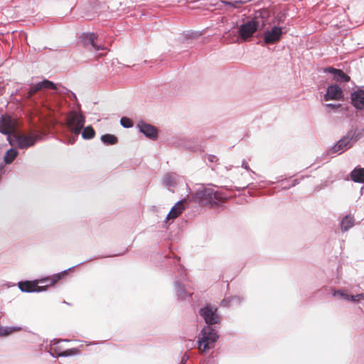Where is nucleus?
<instances>
[{
	"label": "nucleus",
	"instance_id": "nucleus-6",
	"mask_svg": "<svg viewBox=\"0 0 364 364\" xmlns=\"http://www.w3.org/2000/svg\"><path fill=\"white\" fill-rule=\"evenodd\" d=\"M254 14H252V35L257 30L262 29L269 21V11L266 8H254Z\"/></svg>",
	"mask_w": 364,
	"mask_h": 364
},
{
	"label": "nucleus",
	"instance_id": "nucleus-1",
	"mask_svg": "<svg viewBox=\"0 0 364 364\" xmlns=\"http://www.w3.org/2000/svg\"><path fill=\"white\" fill-rule=\"evenodd\" d=\"M85 262H82L73 267H71L65 270H63L57 274H54L51 277H45L41 279H35L34 281H21L18 283L19 289L23 292L31 293V292H41L46 291L48 286H53L56 284L58 281L63 278L68 272L75 267H77Z\"/></svg>",
	"mask_w": 364,
	"mask_h": 364
},
{
	"label": "nucleus",
	"instance_id": "nucleus-2",
	"mask_svg": "<svg viewBox=\"0 0 364 364\" xmlns=\"http://www.w3.org/2000/svg\"><path fill=\"white\" fill-rule=\"evenodd\" d=\"M219 339V334L214 326H205L199 333L197 341L198 348L201 353H205L214 348Z\"/></svg>",
	"mask_w": 364,
	"mask_h": 364
},
{
	"label": "nucleus",
	"instance_id": "nucleus-47",
	"mask_svg": "<svg viewBox=\"0 0 364 364\" xmlns=\"http://www.w3.org/2000/svg\"><path fill=\"white\" fill-rule=\"evenodd\" d=\"M35 92H27V94H28V97H31L33 94H34Z\"/></svg>",
	"mask_w": 364,
	"mask_h": 364
},
{
	"label": "nucleus",
	"instance_id": "nucleus-37",
	"mask_svg": "<svg viewBox=\"0 0 364 364\" xmlns=\"http://www.w3.org/2000/svg\"><path fill=\"white\" fill-rule=\"evenodd\" d=\"M344 291H345L333 289L332 295L334 297H339L341 299V297L343 296Z\"/></svg>",
	"mask_w": 364,
	"mask_h": 364
},
{
	"label": "nucleus",
	"instance_id": "nucleus-52",
	"mask_svg": "<svg viewBox=\"0 0 364 364\" xmlns=\"http://www.w3.org/2000/svg\"><path fill=\"white\" fill-rule=\"evenodd\" d=\"M175 258H176V262H178L179 259H178V258H176V257H175Z\"/></svg>",
	"mask_w": 364,
	"mask_h": 364
},
{
	"label": "nucleus",
	"instance_id": "nucleus-31",
	"mask_svg": "<svg viewBox=\"0 0 364 364\" xmlns=\"http://www.w3.org/2000/svg\"><path fill=\"white\" fill-rule=\"evenodd\" d=\"M240 299L239 296H229V297L225 298L222 301V304L224 306H229L235 302H240Z\"/></svg>",
	"mask_w": 364,
	"mask_h": 364
},
{
	"label": "nucleus",
	"instance_id": "nucleus-45",
	"mask_svg": "<svg viewBox=\"0 0 364 364\" xmlns=\"http://www.w3.org/2000/svg\"><path fill=\"white\" fill-rule=\"evenodd\" d=\"M253 180V178L252 177V182H251V184H252V196H253V194H254V192H253V184H254V182L252 181Z\"/></svg>",
	"mask_w": 364,
	"mask_h": 364
},
{
	"label": "nucleus",
	"instance_id": "nucleus-20",
	"mask_svg": "<svg viewBox=\"0 0 364 364\" xmlns=\"http://www.w3.org/2000/svg\"><path fill=\"white\" fill-rule=\"evenodd\" d=\"M354 225V218L350 215H346L341 221V230L342 232H346Z\"/></svg>",
	"mask_w": 364,
	"mask_h": 364
},
{
	"label": "nucleus",
	"instance_id": "nucleus-25",
	"mask_svg": "<svg viewBox=\"0 0 364 364\" xmlns=\"http://www.w3.org/2000/svg\"><path fill=\"white\" fill-rule=\"evenodd\" d=\"M82 129L81 134L84 139L89 140L94 138L95 136V131L92 126L89 125L85 127H83Z\"/></svg>",
	"mask_w": 364,
	"mask_h": 364
},
{
	"label": "nucleus",
	"instance_id": "nucleus-48",
	"mask_svg": "<svg viewBox=\"0 0 364 364\" xmlns=\"http://www.w3.org/2000/svg\"><path fill=\"white\" fill-rule=\"evenodd\" d=\"M287 180V178H285V179H282V180L279 181V182H280V183H284Z\"/></svg>",
	"mask_w": 364,
	"mask_h": 364
},
{
	"label": "nucleus",
	"instance_id": "nucleus-3",
	"mask_svg": "<svg viewBox=\"0 0 364 364\" xmlns=\"http://www.w3.org/2000/svg\"><path fill=\"white\" fill-rule=\"evenodd\" d=\"M38 139V135L36 134H12L11 136L8 137V141L10 145L16 146L18 149H26L33 146Z\"/></svg>",
	"mask_w": 364,
	"mask_h": 364
},
{
	"label": "nucleus",
	"instance_id": "nucleus-8",
	"mask_svg": "<svg viewBox=\"0 0 364 364\" xmlns=\"http://www.w3.org/2000/svg\"><path fill=\"white\" fill-rule=\"evenodd\" d=\"M351 134H346L342 136L333 146L329 148L326 152L323 154V156H330L335 154H341L345 151L350 149L353 145L350 141Z\"/></svg>",
	"mask_w": 364,
	"mask_h": 364
},
{
	"label": "nucleus",
	"instance_id": "nucleus-11",
	"mask_svg": "<svg viewBox=\"0 0 364 364\" xmlns=\"http://www.w3.org/2000/svg\"><path fill=\"white\" fill-rule=\"evenodd\" d=\"M323 73L331 75V79L336 82H349L350 77L346 75L342 70L329 66L323 69Z\"/></svg>",
	"mask_w": 364,
	"mask_h": 364
},
{
	"label": "nucleus",
	"instance_id": "nucleus-4",
	"mask_svg": "<svg viewBox=\"0 0 364 364\" xmlns=\"http://www.w3.org/2000/svg\"><path fill=\"white\" fill-rule=\"evenodd\" d=\"M198 314L206 326H213L220 323L221 318L218 313V308L213 304H206L199 309Z\"/></svg>",
	"mask_w": 364,
	"mask_h": 364
},
{
	"label": "nucleus",
	"instance_id": "nucleus-27",
	"mask_svg": "<svg viewBox=\"0 0 364 364\" xmlns=\"http://www.w3.org/2000/svg\"><path fill=\"white\" fill-rule=\"evenodd\" d=\"M183 146L192 151V152H197L202 151V145L199 143H194L193 141H186V144L183 145Z\"/></svg>",
	"mask_w": 364,
	"mask_h": 364
},
{
	"label": "nucleus",
	"instance_id": "nucleus-53",
	"mask_svg": "<svg viewBox=\"0 0 364 364\" xmlns=\"http://www.w3.org/2000/svg\"><path fill=\"white\" fill-rule=\"evenodd\" d=\"M320 161V158L317 157L316 159V161Z\"/></svg>",
	"mask_w": 364,
	"mask_h": 364
},
{
	"label": "nucleus",
	"instance_id": "nucleus-18",
	"mask_svg": "<svg viewBox=\"0 0 364 364\" xmlns=\"http://www.w3.org/2000/svg\"><path fill=\"white\" fill-rule=\"evenodd\" d=\"M350 179L358 183H364V168L357 166L350 173Z\"/></svg>",
	"mask_w": 364,
	"mask_h": 364
},
{
	"label": "nucleus",
	"instance_id": "nucleus-41",
	"mask_svg": "<svg viewBox=\"0 0 364 364\" xmlns=\"http://www.w3.org/2000/svg\"><path fill=\"white\" fill-rule=\"evenodd\" d=\"M350 295V294H348V293H346V291H344V293H343V296H342L341 297V299H343L346 300V301H349Z\"/></svg>",
	"mask_w": 364,
	"mask_h": 364
},
{
	"label": "nucleus",
	"instance_id": "nucleus-22",
	"mask_svg": "<svg viewBox=\"0 0 364 364\" xmlns=\"http://www.w3.org/2000/svg\"><path fill=\"white\" fill-rule=\"evenodd\" d=\"M101 141L106 145H114L118 142V138L111 134H102L100 137Z\"/></svg>",
	"mask_w": 364,
	"mask_h": 364
},
{
	"label": "nucleus",
	"instance_id": "nucleus-10",
	"mask_svg": "<svg viewBox=\"0 0 364 364\" xmlns=\"http://www.w3.org/2000/svg\"><path fill=\"white\" fill-rule=\"evenodd\" d=\"M136 127L139 132L142 133L146 138L156 140L158 138V129L154 125L149 124L144 121H139Z\"/></svg>",
	"mask_w": 364,
	"mask_h": 364
},
{
	"label": "nucleus",
	"instance_id": "nucleus-19",
	"mask_svg": "<svg viewBox=\"0 0 364 364\" xmlns=\"http://www.w3.org/2000/svg\"><path fill=\"white\" fill-rule=\"evenodd\" d=\"M182 201H178L170 210L169 213L166 215V220H173L181 215L185 207L181 204Z\"/></svg>",
	"mask_w": 364,
	"mask_h": 364
},
{
	"label": "nucleus",
	"instance_id": "nucleus-13",
	"mask_svg": "<svg viewBox=\"0 0 364 364\" xmlns=\"http://www.w3.org/2000/svg\"><path fill=\"white\" fill-rule=\"evenodd\" d=\"M282 35V28L279 26H273L270 30L265 31L264 41L266 44H272L278 42Z\"/></svg>",
	"mask_w": 364,
	"mask_h": 364
},
{
	"label": "nucleus",
	"instance_id": "nucleus-34",
	"mask_svg": "<svg viewBox=\"0 0 364 364\" xmlns=\"http://www.w3.org/2000/svg\"><path fill=\"white\" fill-rule=\"evenodd\" d=\"M301 180V178L299 179V178H295L292 181L291 183L288 185V186H285L284 187L282 188V190H289L292 187H294L296 186V185H298L299 183H300V181Z\"/></svg>",
	"mask_w": 364,
	"mask_h": 364
},
{
	"label": "nucleus",
	"instance_id": "nucleus-35",
	"mask_svg": "<svg viewBox=\"0 0 364 364\" xmlns=\"http://www.w3.org/2000/svg\"><path fill=\"white\" fill-rule=\"evenodd\" d=\"M326 91H343V89L336 83L328 85Z\"/></svg>",
	"mask_w": 364,
	"mask_h": 364
},
{
	"label": "nucleus",
	"instance_id": "nucleus-38",
	"mask_svg": "<svg viewBox=\"0 0 364 364\" xmlns=\"http://www.w3.org/2000/svg\"><path fill=\"white\" fill-rule=\"evenodd\" d=\"M341 105V104H334V103L326 104V107H328V108H330L331 109H336Z\"/></svg>",
	"mask_w": 364,
	"mask_h": 364
},
{
	"label": "nucleus",
	"instance_id": "nucleus-9",
	"mask_svg": "<svg viewBox=\"0 0 364 364\" xmlns=\"http://www.w3.org/2000/svg\"><path fill=\"white\" fill-rule=\"evenodd\" d=\"M85 123V117L81 112L73 111L68 117V126L72 133L78 135Z\"/></svg>",
	"mask_w": 364,
	"mask_h": 364
},
{
	"label": "nucleus",
	"instance_id": "nucleus-40",
	"mask_svg": "<svg viewBox=\"0 0 364 364\" xmlns=\"http://www.w3.org/2000/svg\"><path fill=\"white\" fill-rule=\"evenodd\" d=\"M349 301H352L353 303H359V300L358 297H355V295H350Z\"/></svg>",
	"mask_w": 364,
	"mask_h": 364
},
{
	"label": "nucleus",
	"instance_id": "nucleus-54",
	"mask_svg": "<svg viewBox=\"0 0 364 364\" xmlns=\"http://www.w3.org/2000/svg\"><path fill=\"white\" fill-rule=\"evenodd\" d=\"M252 174H255V173L252 170L251 171Z\"/></svg>",
	"mask_w": 364,
	"mask_h": 364
},
{
	"label": "nucleus",
	"instance_id": "nucleus-15",
	"mask_svg": "<svg viewBox=\"0 0 364 364\" xmlns=\"http://www.w3.org/2000/svg\"><path fill=\"white\" fill-rule=\"evenodd\" d=\"M68 342L70 340L68 339H53L50 341V345L49 349L47 350L50 355L53 358H59L60 356L58 354L63 353L61 348L58 346L60 342Z\"/></svg>",
	"mask_w": 364,
	"mask_h": 364
},
{
	"label": "nucleus",
	"instance_id": "nucleus-42",
	"mask_svg": "<svg viewBox=\"0 0 364 364\" xmlns=\"http://www.w3.org/2000/svg\"><path fill=\"white\" fill-rule=\"evenodd\" d=\"M355 297L358 298L359 301L364 300V293L358 294L355 295Z\"/></svg>",
	"mask_w": 364,
	"mask_h": 364
},
{
	"label": "nucleus",
	"instance_id": "nucleus-17",
	"mask_svg": "<svg viewBox=\"0 0 364 364\" xmlns=\"http://www.w3.org/2000/svg\"><path fill=\"white\" fill-rule=\"evenodd\" d=\"M60 88V85H57L51 81L45 80L36 84L30 91H41L42 90H58Z\"/></svg>",
	"mask_w": 364,
	"mask_h": 364
},
{
	"label": "nucleus",
	"instance_id": "nucleus-23",
	"mask_svg": "<svg viewBox=\"0 0 364 364\" xmlns=\"http://www.w3.org/2000/svg\"><path fill=\"white\" fill-rule=\"evenodd\" d=\"M18 152L14 148L9 149L4 156V162L6 164H11L17 157Z\"/></svg>",
	"mask_w": 364,
	"mask_h": 364
},
{
	"label": "nucleus",
	"instance_id": "nucleus-44",
	"mask_svg": "<svg viewBox=\"0 0 364 364\" xmlns=\"http://www.w3.org/2000/svg\"><path fill=\"white\" fill-rule=\"evenodd\" d=\"M353 91H363L360 87H358V86H355V87H352Z\"/></svg>",
	"mask_w": 364,
	"mask_h": 364
},
{
	"label": "nucleus",
	"instance_id": "nucleus-5",
	"mask_svg": "<svg viewBox=\"0 0 364 364\" xmlns=\"http://www.w3.org/2000/svg\"><path fill=\"white\" fill-rule=\"evenodd\" d=\"M222 199L220 194L212 188L198 190L194 194L195 201L203 204H215Z\"/></svg>",
	"mask_w": 364,
	"mask_h": 364
},
{
	"label": "nucleus",
	"instance_id": "nucleus-14",
	"mask_svg": "<svg viewBox=\"0 0 364 364\" xmlns=\"http://www.w3.org/2000/svg\"><path fill=\"white\" fill-rule=\"evenodd\" d=\"M237 33V42L242 43L248 41L250 38V21L247 20L245 23L240 26Z\"/></svg>",
	"mask_w": 364,
	"mask_h": 364
},
{
	"label": "nucleus",
	"instance_id": "nucleus-50",
	"mask_svg": "<svg viewBox=\"0 0 364 364\" xmlns=\"http://www.w3.org/2000/svg\"><path fill=\"white\" fill-rule=\"evenodd\" d=\"M98 257H94V258H90L88 261H91L92 259H97Z\"/></svg>",
	"mask_w": 364,
	"mask_h": 364
},
{
	"label": "nucleus",
	"instance_id": "nucleus-7",
	"mask_svg": "<svg viewBox=\"0 0 364 364\" xmlns=\"http://www.w3.org/2000/svg\"><path fill=\"white\" fill-rule=\"evenodd\" d=\"M178 271L181 276V280L176 279L174 282V290L176 296L178 300H186L191 296L192 293L189 292L185 287V285L182 283V281L185 280L186 277V269L183 267L178 264Z\"/></svg>",
	"mask_w": 364,
	"mask_h": 364
},
{
	"label": "nucleus",
	"instance_id": "nucleus-51",
	"mask_svg": "<svg viewBox=\"0 0 364 364\" xmlns=\"http://www.w3.org/2000/svg\"><path fill=\"white\" fill-rule=\"evenodd\" d=\"M321 188V187H320V186H317V187L316 188V190H320Z\"/></svg>",
	"mask_w": 364,
	"mask_h": 364
},
{
	"label": "nucleus",
	"instance_id": "nucleus-49",
	"mask_svg": "<svg viewBox=\"0 0 364 364\" xmlns=\"http://www.w3.org/2000/svg\"><path fill=\"white\" fill-rule=\"evenodd\" d=\"M70 93L73 95V97H74L75 98H76V97H75V92H70Z\"/></svg>",
	"mask_w": 364,
	"mask_h": 364
},
{
	"label": "nucleus",
	"instance_id": "nucleus-39",
	"mask_svg": "<svg viewBox=\"0 0 364 364\" xmlns=\"http://www.w3.org/2000/svg\"><path fill=\"white\" fill-rule=\"evenodd\" d=\"M188 360H189V355H188V353H185L181 357V360L180 364H186Z\"/></svg>",
	"mask_w": 364,
	"mask_h": 364
},
{
	"label": "nucleus",
	"instance_id": "nucleus-26",
	"mask_svg": "<svg viewBox=\"0 0 364 364\" xmlns=\"http://www.w3.org/2000/svg\"><path fill=\"white\" fill-rule=\"evenodd\" d=\"M344 97V92H325L323 95V100L325 101L339 100L343 99Z\"/></svg>",
	"mask_w": 364,
	"mask_h": 364
},
{
	"label": "nucleus",
	"instance_id": "nucleus-16",
	"mask_svg": "<svg viewBox=\"0 0 364 364\" xmlns=\"http://www.w3.org/2000/svg\"><path fill=\"white\" fill-rule=\"evenodd\" d=\"M352 105L357 109H364V92H350Z\"/></svg>",
	"mask_w": 364,
	"mask_h": 364
},
{
	"label": "nucleus",
	"instance_id": "nucleus-43",
	"mask_svg": "<svg viewBox=\"0 0 364 364\" xmlns=\"http://www.w3.org/2000/svg\"><path fill=\"white\" fill-rule=\"evenodd\" d=\"M242 166L245 168L246 170H249V166H248V163L246 162L245 160H243L242 161Z\"/></svg>",
	"mask_w": 364,
	"mask_h": 364
},
{
	"label": "nucleus",
	"instance_id": "nucleus-24",
	"mask_svg": "<svg viewBox=\"0 0 364 364\" xmlns=\"http://www.w3.org/2000/svg\"><path fill=\"white\" fill-rule=\"evenodd\" d=\"M176 175L173 173H168L163 178V183L167 187H175L176 186Z\"/></svg>",
	"mask_w": 364,
	"mask_h": 364
},
{
	"label": "nucleus",
	"instance_id": "nucleus-29",
	"mask_svg": "<svg viewBox=\"0 0 364 364\" xmlns=\"http://www.w3.org/2000/svg\"><path fill=\"white\" fill-rule=\"evenodd\" d=\"M21 329V327L16 326H0V336H6L9 335L10 333L18 331Z\"/></svg>",
	"mask_w": 364,
	"mask_h": 364
},
{
	"label": "nucleus",
	"instance_id": "nucleus-28",
	"mask_svg": "<svg viewBox=\"0 0 364 364\" xmlns=\"http://www.w3.org/2000/svg\"><path fill=\"white\" fill-rule=\"evenodd\" d=\"M220 3L228 6L227 9L228 11H232L233 9L240 8L244 4V1L240 0L235 1H220Z\"/></svg>",
	"mask_w": 364,
	"mask_h": 364
},
{
	"label": "nucleus",
	"instance_id": "nucleus-32",
	"mask_svg": "<svg viewBox=\"0 0 364 364\" xmlns=\"http://www.w3.org/2000/svg\"><path fill=\"white\" fill-rule=\"evenodd\" d=\"M80 353V350L76 348L67 349L63 351V353L58 354V356L70 357L77 355Z\"/></svg>",
	"mask_w": 364,
	"mask_h": 364
},
{
	"label": "nucleus",
	"instance_id": "nucleus-36",
	"mask_svg": "<svg viewBox=\"0 0 364 364\" xmlns=\"http://www.w3.org/2000/svg\"><path fill=\"white\" fill-rule=\"evenodd\" d=\"M208 161L210 163H216L218 161V158L213 154H207L205 156Z\"/></svg>",
	"mask_w": 364,
	"mask_h": 364
},
{
	"label": "nucleus",
	"instance_id": "nucleus-21",
	"mask_svg": "<svg viewBox=\"0 0 364 364\" xmlns=\"http://www.w3.org/2000/svg\"><path fill=\"white\" fill-rule=\"evenodd\" d=\"M96 39H97V36H95V33H88L85 36L84 41H85V43H86V44L90 43L93 47V48L96 50L105 49V47L101 46H97L96 44V43H95Z\"/></svg>",
	"mask_w": 364,
	"mask_h": 364
},
{
	"label": "nucleus",
	"instance_id": "nucleus-33",
	"mask_svg": "<svg viewBox=\"0 0 364 364\" xmlns=\"http://www.w3.org/2000/svg\"><path fill=\"white\" fill-rule=\"evenodd\" d=\"M120 124L124 128H131L133 127L134 123L131 119L126 117H123L120 119Z\"/></svg>",
	"mask_w": 364,
	"mask_h": 364
},
{
	"label": "nucleus",
	"instance_id": "nucleus-46",
	"mask_svg": "<svg viewBox=\"0 0 364 364\" xmlns=\"http://www.w3.org/2000/svg\"><path fill=\"white\" fill-rule=\"evenodd\" d=\"M363 191H364V185L360 188V194L361 195H363Z\"/></svg>",
	"mask_w": 364,
	"mask_h": 364
},
{
	"label": "nucleus",
	"instance_id": "nucleus-12",
	"mask_svg": "<svg viewBox=\"0 0 364 364\" xmlns=\"http://www.w3.org/2000/svg\"><path fill=\"white\" fill-rule=\"evenodd\" d=\"M15 128V122L14 119L9 115H2L0 117V132L7 135V138L12 135V132Z\"/></svg>",
	"mask_w": 364,
	"mask_h": 364
},
{
	"label": "nucleus",
	"instance_id": "nucleus-30",
	"mask_svg": "<svg viewBox=\"0 0 364 364\" xmlns=\"http://www.w3.org/2000/svg\"><path fill=\"white\" fill-rule=\"evenodd\" d=\"M363 130L357 132V129H350L346 134H351L350 141L353 145L358 140H359L363 136Z\"/></svg>",
	"mask_w": 364,
	"mask_h": 364
}]
</instances>
